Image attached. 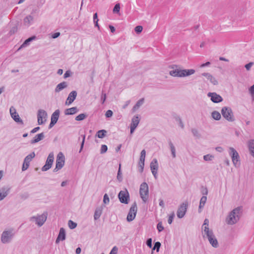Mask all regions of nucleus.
Masks as SVG:
<instances>
[{"mask_svg":"<svg viewBox=\"0 0 254 254\" xmlns=\"http://www.w3.org/2000/svg\"><path fill=\"white\" fill-rule=\"evenodd\" d=\"M242 213V208L238 207L231 211L226 219V222L228 225H234L240 220Z\"/></svg>","mask_w":254,"mask_h":254,"instance_id":"1","label":"nucleus"},{"mask_svg":"<svg viewBox=\"0 0 254 254\" xmlns=\"http://www.w3.org/2000/svg\"><path fill=\"white\" fill-rule=\"evenodd\" d=\"M195 70L193 69H181L177 68L169 71L170 75L174 77H182L188 76L194 74Z\"/></svg>","mask_w":254,"mask_h":254,"instance_id":"2","label":"nucleus"},{"mask_svg":"<svg viewBox=\"0 0 254 254\" xmlns=\"http://www.w3.org/2000/svg\"><path fill=\"white\" fill-rule=\"evenodd\" d=\"M148 186L146 183L141 184L139 189V194L142 201L145 203L148 198Z\"/></svg>","mask_w":254,"mask_h":254,"instance_id":"3","label":"nucleus"},{"mask_svg":"<svg viewBox=\"0 0 254 254\" xmlns=\"http://www.w3.org/2000/svg\"><path fill=\"white\" fill-rule=\"evenodd\" d=\"M230 156L231 157L232 161L234 165L236 167L240 165V156L238 152L233 147L229 148L228 151Z\"/></svg>","mask_w":254,"mask_h":254,"instance_id":"4","label":"nucleus"},{"mask_svg":"<svg viewBox=\"0 0 254 254\" xmlns=\"http://www.w3.org/2000/svg\"><path fill=\"white\" fill-rule=\"evenodd\" d=\"M48 213L47 212H44L42 215H39L30 217V220L35 221L36 224L39 227L42 226L46 221Z\"/></svg>","mask_w":254,"mask_h":254,"instance_id":"5","label":"nucleus"},{"mask_svg":"<svg viewBox=\"0 0 254 254\" xmlns=\"http://www.w3.org/2000/svg\"><path fill=\"white\" fill-rule=\"evenodd\" d=\"M221 114L223 117L229 122L235 121V118L232 109L227 107H224L221 110Z\"/></svg>","mask_w":254,"mask_h":254,"instance_id":"6","label":"nucleus"},{"mask_svg":"<svg viewBox=\"0 0 254 254\" xmlns=\"http://www.w3.org/2000/svg\"><path fill=\"white\" fill-rule=\"evenodd\" d=\"M14 234L12 230L4 231L1 236V241L3 244H7L11 242Z\"/></svg>","mask_w":254,"mask_h":254,"instance_id":"7","label":"nucleus"},{"mask_svg":"<svg viewBox=\"0 0 254 254\" xmlns=\"http://www.w3.org/2000/svg\"><path fill=\"white\" fill-rule=\"evenodd\" d=\"M64 156L62 152H60L57 156L56 160V167L54 172H56L61 169L64 164Z\"/></svg>","mask_w":254,"mask_h":254,"instance_id":"8","label":"nucleus"},{"mask_svg":"<svg viewBox=\"0 0 254 254\" xmlns=\"http://www.w3.org/2000/svg\"><path fill=\"white\" fill-rule=\"evenodd\" d=\"M137 207L136 202H134L130 208L127 215V220L128 222L132 221L134 219L137 213Z\"/></svg>","mask_w":254,"mask_h":254,"instance_id":"9","label":"nucleus"},{"mask_svg":"<svg viewBox=\"0 0 254 254\" xmlns=\"http://www.w3.org/2000/svg\"><path fill=\"white\" fill-rule=\"evenodd\" d=\"M35 156V154L34 152L28 155L24 159L22 167V171H26L29 167L30 162L32 159Z\"/></svg>","mask_w":254,"mask_h":254,"instance_id":"10","label":"nucleus"},{"mask_svg":"<svg viewBox=\"0 0 254 254\" xmlns=\"http://www.w3.org/2000/svg\"><path fill=\"white\" fill-rule=\"evenodd\" d=\"M54 156L53 152L50 153L47 159L45 165L42 168V171H46L50 169L53 163Z\"/></svg>","mask_w":254,"mask_h":254,"instance_id":"11","label":"nucleus"},{"mask_svg":"<svg viewBox=\"0 0 254 254\" xmlns=\"http://www.w3.org/2000/svg\"><path fill=\"white\" fill-rule=\"evenodd\" d=\"M129 193L126 189L124 190H121L118 194V197L121 203L127 204L129 200Z\"/></svg>","mask_w":254,"mask_h":254,"instance_id":"12","label":"nucleus"},{"mask_svg":"<svg viewBox=\"0 0 254 254\" xmlns=\"http://www.w3.org/2000/svg\"><path fill=\"white\" fill-rule=\"evenodd\" d=\"M47 117V114L45 110L42 109L39 110L37 115L38 124L40 125L44 124L46 121Z\"/></svg>","mask_w":254,"mask_h":254,"instance_id":"13","label":"nucleus"},{"mask_svg":"<svg viewBox=\"0 0 254 254\" xmlns=\"http://www.w3.org/2000/svg\"><path fill=\"white\" fill-rule=\"evenodd\" d=\"M207 96L210 97L211 100L214 103H219L223 101L222 97L215 92H209Z\"/></svg>","mask_w":254,"mask_h":254,"instance_id":"14","label":"nucleus"},{"mask_svg":"<svg viewBox=\"0 0 254 254\" xmlns=\"http://www.w3.org/2000/svg\"><path fill=\"white\" fill-rule=\"evenodd\" d=\"M187 203H183L179 207L177 213L178 218H182L184 216L187 211Z\"/></svg>","mask_w":254,"mask_h":254,"instance_id":"15","label":"nucleus"},{"mask_svg":"<svg viewBox=\"0 0 254 254\" xmlns=\"http://www.w3.org/2000/svg\"><path fill=\"white\" fill-rule=\"evenodd\" d=\"M150 169L154 178H157L158 164L156 159H153L150 163Z\"/></svg>","mask_w":254,"mask_h":254,"instance_id":"16","label":"nucleus"},{"mask_svg":"<svg viewBox=\"0 0 254 254\" xmlns=\"http://www.w3.org/2000/svg\"><path fill=\"white\" fill-rule=\"evenodd\" d=\"M10 113L12 118L16 123H19L21 125L23 124L22 120L19 117L18 114L16 113L15 110L13 107H11L10 109Z\"/></svg>","mask_w":254,"mask_h":254,"instance_id":"17","label":"nucleus"},{"mask_svg":"<svg viewBox=\"0 0 254 254\" xmlns=\"http://www.w3.org/2000/svg\"><path fill=\"white\" fill-rule=\"evenodd\" d=\"M139 121L140 120L138 116L132 118L130 125V133H132L134 132L139 123Z\"/></svg>","mask_w":254,"mask_h":254,"instance_id":"18","label":"nucleus"},{"mask_svg":"<svg viewBox=\"0 0 254 254\" xmlns=\"http://www.w3.org/2000/svg\"><path fill=\"white\" fill-rule=\"evenodd\" d=\"M77 93L76 91H71L68 95L67 98L65 101V105H70L75 99L77 96Z\"/></svg>","mask_w":254,"mask_h":254,"instance_id":"19","label":"nucleus"},{"mask_svg":"<svg viewBox=\"0 0 254 254\" xmlns=\"http://www.w3.org/2000/svg\"><path fill=\"white\" fill-rule=\"evenodd\" d=\"M10 188L7 186H4L0 189V201L3 200L9 193Z\"/></svg>","mask_w":254,"mask_h":254,"instance_id":"20","label":"nucleus"},{"mask_svg":"<svg viewBox=\"0 0 254 254\" xmlns=\"http://www.w3.org/2000/svg\"><path fill=\"white\" fill-rule=\"evenodd\" d=\"M34 22V17L33 15H28L25 17L23 19V25L28 27L31 26Z\"/></svg>","mask_w":254,"mask_h":254,"instance_id":"21","label":"nucleus"},{"mask_svg":"<svg viewBox=\"0 0 254 254\" xmlns=\"http://www.w3.org/2000/svg\"><path fill=\"white\" fill-rule=\"evenodd\" d=\"M65 239V231L64 228H61L58 237L56 240V243L58 244L60 241H63Z\"/></svg>","mask_w":254,"mask_h":254,"instance_id":"22","label":"nucleus"},{"mask_svg":"<svg viewBox=\"0 0 254 254\" xmlns=\"http://www.w3.org/2000/svg\"><path fill=\"white\" fill-rule=\"evenodd\" d=\"M203 237L204 238L206 237L207 239L211 237H213L214 235L212 230H210L209 227L205 226L203 228L202 230Z\"/></svg>","mask_w":254,"mask_h":254,"instance_id":"23","label":"nucleus"},{"mask_svg":"<svg viewBox=\"0 0 254 254\" xmlns=\"http://www.w3.org/2000/svg\"><path fill=\"white\" fill-rule=\"evenodd\" d=\"M67 86V83L65 81H63L57 85L55 89V92L56 93H59L64 89L66 88Z\"/></svg>","mask_w":254,"mask_h":254,"instance_id":"24","label":"nucleus"},{"mask_svg":"<svg viewBox=\"0 0 254 254\" xmlns=\"http://www.w3.org/2000/svg\"><path fill=\"white\" fill-rule=\"evenodd\" d=\"M202 75L206 77L207 79L209 80L210 82L212 83L213 85H217L218 84V82L217 80L215 79V78L210 73L204 72L202 73Z\"/></svg>","mask_w":254,"mask_h":254,"instance_id":"25","label":"nucleus"},{"mask_svg":"<svg viewBox=\"0 0 254 254\" xmlns=\"http://www.w3.org/2000/svg\"><path fill=\"white\" fill-rule=\"evenodd\" d=\"M44 138V134L43 132L39 133L35 135L34 138L31 140V144H35L42 140Z\"/></svg>","mask_w":254,"mask_h":254,"instance_id":"26","label":"nucleus"},{"mask_svg":"<svg viewBox=\"0 0 254 254\" xmlns=\"http://www.w3.org/2000/svg\"><path fill=\"white\" fill-rule=\"evenodd\" d=\"M248 146L251 155L254 157V139L248 141Z\"/></svg>","mask_w":254,"mask_h":254,"instance_id":"27","label":"nucleus"},{"mask_svg":"<svg viewBox=\"0 0 254 254\" xmlns=\"http://www.w3.org/2000/svg\"><path fill=\"white\" fill-rule=\"evenodd\" d=\"M78 110L76 107H72L70 108L66 109L64 111V114L65 115H71L75 114L78 112Z\"/></svg>","mask_w":254,"mask_h":254,"instance_id":"28","label":"nucleus"},{"mask_svg":"<svg viewBox=\"0 0 254 254\" xmlns=\"http://www.w3.org/2000/svg\"><path fill=\"white\" fill-rule=\"evenodd\" d=\"M207 200V197L206 196H202L201 198H200V202H199V205L198 207V211L199 213H200L201 212L202 209L203 208V207L205 205V204Z\"/></svg>","mask_w":254,"mask_h":254,"instance_id":"29","label":"nucleus"},{"mask_svg":"<svg viewBox=\"0 0 254 254\" xmlns=\"http://www.w3.org/2000/svg\"><path fill=\"white\" fill-rule=\"evenodd\" d=\"M208 240L212 246L214 248H217L218 246V241L215 236L211 237L208 239Z\"/></svg>","mask_w":254,"mask_h":254,"instance_id":"30","label":"nucleus"},{"mask_svg":"<svg viewBox=\"0 0 254 254\" xmlns=\"http://www.w3.org/2000/svg\"><path fill=\"white\" fill-rule=\"evenodd\" d=\"M35 39H36V37L35 36H33L31 37L28 38L21 45V46L19 48L18 50H19L20 49H21L22 48H24V47H26L27 45H28L29 44L30 42H31L32 41H33V40H34Z\"/></svg>","mask_w":254,"mask_h":254,"instance_id":"31","label":"nucleus"},{"mask_svg":"<svg viewBox=\"0 0 254 254\" xmlns=\"http://www.w3.org/2000/svg\"><path fill=\"white\" fill-rule=\"evenodd\" d=\"M102 213V208L101 207L97 208L94 212V219L95 220H98L101 216Z\"/></svg>","mask_w":254,"mask_h":254,"instance_id":"32","label":"nucleus"},{"mask_svg":"<svg viewBox=\"0 0 254 254\" xmlns=\"http://www.w3.org/2000/svg\"><path fill=\"white\" fill-rule=\"evenodd\" d=\"M59 114H60V110H56L53 114L51 116V121L55 122V123H57L59 117Z\"/></svg>","mask_w":254,"mask_h":254,"instance_id":"33","label":"nucleus"},{"mask_svg":"<svg viewBox=\"0 0 254 254\" xmlns=\"http://www.w3.org/2000/svg\"><path fill=\"white\" fill-rule=\"evenodd\" d=\"M144 98H141L140 100H139L136 104L133 106L132 108L133 112L135 111L136 110H137L144 103Z\"/></svg>","mask_w":254,"mask_h":254,"instance_id":"34","label":"nucleus"},{"mask_svg":"<svg viewBox=\"0 0 254 254\" xmlns=\"http://www.w3.org/2000/svg\"><path fill=\"white\" fill-rule=\"evenodd\" d=\"M211 116L212 118L215 120L219 121L220 120L221 116L219 112L214 111L212 112Z\"/></svg>","mask_w":254,"mask_h":254,"instance_id":"35","label":"nucleus"},{"mask_svg":"<svg viewBox=\"0 0 254 254\" xmlns=\"http://www.w3.org/2000/svg\"><path fill=\"white\" fill-rule=\"evenodd\" d=\"M169 144L170 147V150L171 151L172 157L173 158H175L176 157L175 147L174 146L173 143L171 141L169 142Z\"/></svg>","mask_w":254,"mask_h":254,"instance_id":"36","label":"nucleus"},{"mask_svg":"<svg viewBox=\"0 0 254 254\" xmlns=\"http://www.w3.org/2000/svg\"><path fill=\"white\" fill-rule=\"evenodd\" d=\"M107 133V131L104 129H102L98 131L97 132L96 135L98 138H103L106 135V133Z\"/></svg>","mask_w":254,"mask_h":254,"instance_id":"37","label":"nucleus"},{"mask_svg":"<svg viewBox=\"0 0 254 254\" xmlns=\"http://www.w3.org/2000/svg\"><path fill=\"white\" fill-rule=\"evenodd\" d=\"M87 115L85 114H80L75 118V120L77 121H80L84 120L87 117Z\"/></svg>","mask_w":254,"mask_h":254,"instance_id":"38","label":"nucleus"},{"mask_svg":"<svg viewBox=\"0 0 254 254\" xmlns=\"http://www.w3.org/2000/svg\"><path fill=\"white\" fill-rule=\"evenodd\" d=\"M68 225L70 229H73L76 227L77 224L75 222L70 220L68 222Z\"/></svg>","mask_w":254,"mask_h":254,"instance_id":"39","label":"nucleus"},{"mask_svg":"<svg viewBox=\"0 0 254 254\" xmlns=\"http://www.w3.org/2000/svg\"><path fill=\"white\" fill-rule=\"evenodd\" d=\"M117 178L118 180L120 182H121L122 181L123 177H122V175L121 170V164H120V165H119V170L118 171V174H117Z\"/></svg>","mask_w":254,"mask_h":254,"instance_id":"40","label":"nucleus"},{"mask_svg":"<svg viewBox=\"0 0 254 254\" xmlns=\"http://www.w3.org/2000/svg\"><path fill=\"white\" fill-rule=\"evenodd\" d=\"M213 158L214 156L210 154H207L203 156V159L206 161H211Z\"/></svg>","mask_w":254,"mask_h":254,"instance_id":"41","label":"nucleus"},{"mask_svg":"<svg viewBox=\"0 0 254 254\" xmlns=\"http://www.w3.org/2000/svg\"><path fill=\"white\" fill-rule=\"evenodd\" d=\"M161 246V243L159 242H157L155 243L154 247L153 248V250L156 249V251L158 252L159 251V249Z\"/></svg>","mask_w":254,"mask_h":254,"instance_id":"42","label":"nucleus"},{"mask_svg":"<svg viewBox=\"0 0 254 254\" xmlns=\"http://www.w3.org/2000/svg\"><path fill=\"white\" fill-rule=\"evenodd\" d=\"M108 149L107 146L106 145H102L100 150V153L101 154L105 153L107 152Z\"/></svg>","mask_w":254,"mask_h":254,"instance_id":"43","label":"nucleus"},{"mask_svg":"<svg viewBox=\"0 0 254 254\" xmlns=\"http://www.w3.org/2000/svg\"><path fill=\"white\" fill-rule=\"evenodd\" d=\"M120 5L119 3H117L114 8H113V12L114 13H118L120 11Z\"/></svg>","mask_w":254,"mask_h":254,"instance_id":"44","label":"nucleus"},{"mask_svg":"<svg viewBox=\"0 0 254 254\" xmlns=\"http://www.w3.org/2000/svg\"><path fill=\"white\" fill-rule=\"evenodd\" d=\"M175 217V213L174 212H172L169 217L168 222L169 224H172L173 220L174 219V218Z\"/></svg>","mask_w":254,"mask_h":254,"instance_id":"45","label":"nucleus"},{"mask_svg":"<svg viewBox=\"0 0 254 254\" xmlns=\"http://www.w3.org/2000/svg\"><path fill=\"white\" fill-rule=\"evenodd\" d=\"M157 229L159 232L162 231L164 230V227L162 226L161 222H160L157 224Z\"/></svg>","mask_w":254,"mask_h":254,"instance_id":"46","label":"nucleus"},{"mask_svg":"<svg viewBox=\"0 0 254 254\" xmlns=\"http://www.w3.org/2000/svg\"><path fill=\"white\" fill-rule=\"evenodd\" d=\"M191 132L194 136L199 137V134L198 130L195 128H192L191 129Z\"/></svg>","mask_w":254,"mask_h":254,"instance_id":"47","label":"nucleus"},{"mask_svg":"<svg viewBox=\"0 0 254 254\" xmlns=\"http://www.w3.org/2000/svg\"><path fill=\"white\" fill-rule=\"evenodd\" d=\"M109 198L107 194H105L103 197V202L105 204H107L109 202Z\"/></svg>","mask_w":254,"mask_h":254,"instance_id":"48","label":"nucleus"},{"mask_svg":"<svg viewBox=\"0 0 254 254\" xmlns=\"http://www.w3.org/2000/svg\"><path fill=\"white\" fill-rule=\"evenodd\" d=\"M143 28L141 26H137L135 27L134 30L137 33H139L142 31Z\"/></svg>","mask_w":254,"mask_h":254,"instance_id":"49","label":"nucleus"},{"mask_svg":"<svg viewBox=\"0 0 254 254\" xmlns=\"http://www.w3.org/2000/svg\"><path fill=\"white\" fill-rule=\"evenodd\" d=\"M249 92L253 98H254V85H252L249 89Z\"/></svg>","mask_w":254,"mask_h":254,"instance_id":"50","label":"nucleus"},{"mask_svg":"<svg viewBox=\"0 0 254 254\" xmlns=\"http://www.w3.org/2000/svg\"><path fill=\"white\" fill-rule=\"evenodd\" d=\"M118 249L116 246H115L112 249L110 254H117L118 253Z\"/></svg>","mask_w":254,"mask_h":254,"instance_id":"51","label":"nucleus"},{"mask_svg":"<svg viewBox=\"0 0 254 254\" xmlns=\"http://www.w3.org/2000/svg\"><path fill=\"white\" fill-rule=\"evenodd\" d=\"M112 116H113V112L110 110H108L105 114V116L107 118L111 117Z\"/></svg>","mask_w":254,"mask_h":254,"instance_id":"52","label":"nucleus"},{"mask_svg":"<svg viewBox=\"0 0 254 254\" xmlns=\"http://www.w3.org/2000/svg\"><path fill=\"white\" fill-rule=\"evenodd\" d=\"M253 64L254 63L253 62H250L249 64H246L245 67L247 70H249L251 69L252 66L253 65Z\"/></svg>","mask_w":254,"mask_h":254,"instance_id":"53","label":"nucleus"},{"mask_svg":"<svg viewBox=\"0 0 254 254\" xmlns=\"http://www.w3.org/2000/svg\"><path fill=\"white\" fill-rule=\"evenodd\" d=\"M209 225V220L208 219H205L203 225L202 226V229L203 230V228L205 227V226H207L208 227Z\"/></svg>","mask_w":254,"mask_h":254,"instance_id":"54","label":"nucleus"},{"mask_svg":"<svg viewBox=\"0 0 254 254\" xmlns=\"http://www.w3.org/2000/svg\"><path fill=\"white\" fill-rule=\"evenodd\" d=\"M146 245H147V246L148 247H149L150 248H151V247H152V239L151 238H149V239H147V240L146 241Z\"/></svg>","mask_w":254,"mask_h":254,"instance_id":"55","label":"nucleus"},{"mask_svg":"<svg viewBox=\"0 0 254 254\" xmlns=\"http://www.w3.org/2000/svg\"><path fill=\"white\" fill-rule=\"evenodd\" d=\"M201 193L203 196H206L208 193V190L206 188H204L201 190Z\"/></svg>","mask_w":254,"mask_h":254,"instance_id":"56","label":"nucleus"},{"mask_svg":"<svg viewBox=\"0 0 254 254\" xmlns=\"http://www.w3.org/2000/svg\"><path fill=\"white\" fill-rule=\"evenodd\" d=\"M85 135H83V139H82V142H81V147H80V150H79V152H80L83 148V145H84V141H85Z\"/></svg>","mask_w":254,"mask_h":254,"instance_id":"57","label":"nucleus"},{"mask_svg":"<svg viewBox=\"0 0 254 254\" xmlns=\"http://www.w3.org/2000/svg\"><path fill=\"white\" fill-rule=\"evenodd\" d=\"M106 99V94L105 93H102V96H101V100H102V103L103 104Z\"/></svg>","mask_w":254,"mask_h":254,"instance_id":"58","label":"nucleus"},{"mask_svg":"<svg viewBox=\"0 0 254 254\" xmlns=\"http://www.w3.org/2000/svg\"><path fill=\"white\" fill-rule=\"evenodd\" d=\"M70 74H71V72L70 71H69V70L66 71L64 74V78H66L68 77H69L70 76Z\"/></svg>","mask_w":254,"mask_h":254,"instance_id":"59","label":"nucleus"},{"mask_svg":"<svg viewBox=\"0 0 254 254\" xmlns=\"http://www.w3.org/2000/svg\"><path fill=\"white\" fill-rule=\"evenodd\" d=\"M40 129V127H37L35 128H34L33 129H32L30 131L31 133H34L36 132L37 131H38Z\"/></svg>","mask_w":254,"mask_h":254,"instance_id":"60","label":"nucleus"},{"mask_svg":"<svg viewBox=\"0 0 254 254\" xmlns=\"http://www.w3.org/2000/svg\"><path fill=\"white\" fill-rule=\"evenodd\" d=\"M60 35V32H56L53 34L52 36V37L54 39L58 38Z\"/></svg>","mask_w":254,"mask_h":254,"instance_id":"61","label":"nucleus"},{"mask_svg":"<svg viewBox=\"0 0 254 254\" xmlns=\"http://www.w3.org/2000/svg\"><path fill=\"white\" fill-rule=\"evenodd\" d=\"M145 154H146L145 150L144 149L142 150L141 152L140 157L145 158Z\"/></svg>","mask_w":254,"mask_h":254,"instance_id":"62","label":"nucleus"},{"mask_svg":"<svg viewBox=\"0 0 254 254\" xmlns=\"http://www.w3.org/2000/svg\"><path fill=\"white\" fill-rule=\"evenodd\" d=\"M210 64V63L209 62H207L204 64H201V65L200 66V67H204L205 66H208Z\"/></svg>","mask_w":254,"mask_h":254,"instance_id":"63","label":"nucleus"},{"mask_svg":"<svg viewBox=\"0 0 254 254\" xmlns=\"http://www.w3.org/2000/svg\"><path fill=\"white\" fill-rule=\"evenodd\" d=\"M215 149L217 151L219 152H221L223 151V148L220 146L216 147Z\"/></svg>","mask_w":254,"mask_h":254,"instance_id":"64","label":"nucleus"}]
</instances>
